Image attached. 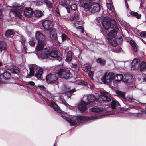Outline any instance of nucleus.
<instances>
[{
  "instance_id": "obj_1",
  "label": "nucleus",
  "mask_w": 146,
  "mask_h": 146,
  "mask_svg": "<svg viewBox=\"0 0 146 146\" xmlns=\"http://www.w3.org/2000/svg\"><path fill=\"white\" fill-rule=\"evenodd\" d=\"M102 25L105 29L108 30L111 28L114 29L110 31L108 34L107 41L110 42V40L113 39L115 36L119 29L117 26L115 21L114 19L110 20L109 17H105L102 22Z\"/></svg>"
},
{
  "instance_id": "obj_2",
  "label": "nucleus",
  "mask_w": 146,
  "mask_h": 146,
  "mask_svg": "<svg viewBox=\"0 0 146 146\" xmlns=\"http://www.w3.org/2000/svg\"><path fill=\"white\" fill-rule=\"evenodd\" d=\"M91 0H79V4L80 6L85 9V11H89L92 13L98 12L100 9L99 4L96 3L91 4Z\"/></svg>"
},
{
  "instance_id": "obj_3",
  "label": "nucleus",
  "mask_w": 146,
  "mask_h": 146,
  "mask_svg": "<svg viewBox=\"0 0 146 146\" xmlns=\"http://www.w3.org/2000/svg\"><path fill=\"white\" fill-rule=\"evenodd\" d=\"M66 118V120L71 125L76 126L78 125L77 123H79L85 120H96L99 119V117L96 115L90 117L81 116H78L76 118V122H74L69 118Z\"/></svg>"
},
{
  "instance_id": "obj_4",
  "label": "nucleus",
  "mask_w": 146,
  "mask_h": 146,
  "mask_svg": "<svg viewBox=\"0 0 146 146\" xmlns=\"http://www.w3.org/2000/svg\"><path fill=\"white\" fill-rule=\"evenodd\" d=\"M36 39L38 40V44L36 50L38 51L41 50L45 45L44 41L45 38L44 35L39 31H37L35 34Z\"/></svg>"
},
{
  "instance_id": "obj_5",
  "label": "nucleus",
  "mask_w": 146,
  "mask_h": 146,
  "mask_svg": "<svg viewBox=\"0 0 146 146\" xmlns=\"http://www.w3.org/2000/svg\"><path fill=\"white\" fill-rule=\"evenodd\" d=\"M114 73L113 72H106L104 75L101 78V80L106 84H110L113 80L114 79Z\"/></svg>"
},
{
  "instance_id": "obj_6",
  "label": "nucleus",
  "mask_w": 146,
  "mask_h": 146,
  "mask_svg": "<svg viewBox=\"0 0 146 146\" xmlns=\"http://www.w3.org/2000/svg\"><path fill=\"white\" fill-rule=\"evenodd\" d=\"M10 12V14H13L15 16L21 18V12L23 10L21 6H14L11 7Z\"/></svg>"
},
{
  "instance_id": "obj_7",
  "label": "nucleus",
  "mask_w": 146,
  "mask_h": 146,
  "mask_svg": "<svg viewBox=\"0 0 146 146\" xmlns=\"http://www.w3.org/2000/svg\"><path fill=\"white\" fill-rule=\"evenodd\" d=\"M58 73L57 74H50L46 77V80L48 83L52 84L55 83L58 79Z\"/></svg>"
},
{
  "instance_id": "obj_8",
  "label": "nucleus",
  "mask_w": 146,
  "mask_h": 146,
  "mask_svg": "<svg viewBox=\"0 0 146 146\" xmlns=\"http://www.w3.org/2000/svg\"><path fill=\"white\" fill-rule=\"evenodd\" d=\"M59 76L64 78L67 79L71 77L72 75L68 70L60 69L58 72Z\"/></svg>"
},
{
  "instance_id": "obj_9",
  "label": "nucleus",
  "mask_w": 146,
  "mask_h": 146,
  "mask_svg": "<svg viewBox=\"0 0 146 146\" xmlns=\"http://www.w3.org/2000/svg\"><path fill=\"white\" fill-rule=\"evenodd\" d=\"M53 24L52 21L51 20H45L42 23V25L46 30H48L52 28Z\"/></svg>"
},
{
  "instance_id": "obj_10",
  "label": "nucleus",
  "mask_w": 146,
  "mask_h": 146,
  "mask_svg": "<svg viewBox=\"0 0 146 146\" xmlns=\"http://www.w3.org/2000/svg\"><path fill=\"white\" fill-rule=\"evenodd\" d=\"M140 60L139 59L136 58L134 59L132 61L131 65V69H137L139 68Z\"/></svg>"
},
{
  "instance_id": "obj_11",
  "label": "nucleus",
  "mask_w": 146,
  "mask_h": 146,
  "mask_svg": "<svg viewBox=\"0 0 146 146\" xmlns=\"http://www.w3.org/2000/svg\"><path fill=\"white\" fill-rule=\"evenodd\" d=\"M58 52L55 50H52L50 52H49V57H50L55 58L57 60L60 61L62 60V58L60 56H58Z\"/></svg>"
},
{
  "instance_id": "obj_12",
  "label": "nucleus",
  "mask_w": 146,
  "mask_h": 146,
  "mask_svg": "<svg viewBox=\"0 0 146 146\" xmlns=\"http://www.w3.org/2000/svg\"><path fill=\"white\" fill-rule=\"evenodd\" d=\"M106 94L105 93H102L100 98L98 100V101L100 103H102L104 101H110L111 100L110 98L106 96Z\"/></svg>"
},
{
  "instance_id": "obj_13",
  "label": "nucleus",
  "mask_w": 146,
  "mask_h": 146,
  "mask_svg": "<svg viewBox=\"0 0 146 146\" xmlns=\"http://www.w3.org/2000/svg\"><path fill=\"white\" fill-rule=\"evenodd\" d=\"M116 93L117 95L123 98H124L126 101H129V102L133 103V102H134L135 100L132 98H125V94L122 92L120 91H117Z\"/></svg>"
},
{
  "instance_id": "obj_14",
  "label": "nucleus",
  "mask_w": 146,
  "mask_h": 146,
  "mask_svg": "<svg viewBox=\"0 0 146 146\" xmlns=\"http://www.w3.org/2000/svg\"><path fill=\"white\" fill-rule=\"evenodd\" d=\"M10 73L5 72L0 76V83L4 82V81L8 79L10 76Z\"/></svg>"
},
{
  "instance_id": "obj_15",
  "label": "nucleus",
  "mask_w": 146,
  "mask_h": 146,
  "mask_svg": "<svg viewBox=\"0 0 146 146\" xmlns=\"http://www.w3.org/2000/svg\"><path fill=\"white\" fill-rule=\"evenodd\" d=\"M87 105H88V104L86 102L83 101L78 105V108L82 111H85L87 109L86 107Z\"/></svg>"
},
{
  "instance_id": "obj_16",
  "label": "nucleus",
  "mask_w": 146,
  "mask_h": 146,
  "mask_svg": "<svg viewBox=\"0 0 146 146\" xmlns=\"http://www.w3.org/2000/svg\"><path fill=\"white\" fill-rule=\"evenodd\" d=\"M87 99L88 102H86L88 104H89L90 103L94 102L96 100V98L95 96L93 95H90L88 96H85L83 97V100H85Z\"/></svg>"
},
{
  "instance_id": "obj_17",
  "label": "nucleus",
  "mask_w": 146,
  "mask_h": 146,
  "mask_svg": "<svg viewBox=\"0 0 146 146\" xmlns=\"http://www.w3.org/2000/svg\"><path fill=\"white\" fill-rule=\"evenodd\" d=\"M48 54V49H44L42 50L40 56L42 59H46L49 58Z\"/></svg>"
},
{
  "instance_id": "obj_18",
  "label": "nucleus",
  "mask_w": 146,
  "mask_h": 146,
  "mask_svg": "<svg viewBox=\"0 0 146 146\" xmlns=\"http://www.w3.org/2000/svg\"><path fill=\"white\" fill-rule=\"evenodd\" d=\"M70 2V0H64L60 3V5L65 7L68 13H70V10L69 8H68V6L69 5Z\"/></svg>"
},
{
  "instance_id": "obj_19",
  "label": "nucleus",
  "mask_w": 146,
  "mask_h": 146,
  "mask_svg": "<svg viewBox=\"0 0 146 146\" xmlns=\"http://www.w3.org/2000/svg\"><path fill=\"white\" fill-rule=\"evenodd\" d=\"M50 36L52 41L55 40L56 37V29H52L50 33Z\"/></svg>"
},
{
  "instance_id": "obj_20",
  "label": "nucleus",
  "mask_w": 146,
  "mask_h": 146,
  "mask_svg": "<svg viewBox=\"0 0 146 146\" xmlns=\"http://www.w3.org/2000/svg\"><path fill=\"white\" fill-rule=\"evenodd\" d=\"M51 104L52 106L54 109V110L59 113H62V111L60 110L59 107L53 101H51Z\"/></svg>"
},
{
  "instance_id": "obj_21",
  "label": "nucleus",
  "mask_w": 146,
  "mask_h": 146,
  "mask_svg": "<svg viewBox=\"0 0 146 146\" xmlns=\"http://www.w3.org/2000/svg\"><path fill=\"white\" fill-rule=\"evenodd\" d=\"M124 82L129 83H130L133 81L132 76L130 74H126L125 75L124 78Z\"/></svg>"
},
{
  "instance_id": "obj_22",
  "label": "nucleus",
  "mask_w": 146,
  "mask_h": 146,
  "mask_svg": "<svg viewBox=\"0 0 146 146\" xmlns=\"http://www.w3.org/2000/svg\"><path fill=\"white\" fill-rule=\"evenodd\" d=\"M37 67L36 66H32L30 68L29 74L27 76V78H30V76H33L34 75V73L37 70Z\"/></svg>"
},
{
  "instance_id": "obj_23",
  "label": "nucleus",
  "mask_w": 146,
  "mask_h": 146,
  "mask_svg": "<svg viewBox=\"0 0 146 146\" xmlns=\"http://www.w3.org/2000/svg\"><path fill=\"white\" fill-rule=\"evenodd\" d=\"M24 13L26 16L29 17L32 14V10L30 8H26L24 11Z\"/></svg>"
},
{
  "instance_id": "obj_24",
  "label": "nucleus",
  "mask_w": 146,
  "mask_h": 146,
  "mask_svg": "<svg viewBox=\"0 0 146 146\" xmlns=\"http://www.w3.org/2000/svg\"><path fill=\"white\" fill-rule=\"evenodd\" d=\"M123 75L121 74H119L115 75H114V80L115 81H119L123 79Z\"/></svg>"
},
{
  "instance_id": "obj_25",
  "label": "nucleus",
  "mask_w": 146,
  "mask_h": 146,
  "mask_svg": "<svg viewBox=\"0 0 146 146\" xmlns=\"http://www.w3.org/2000/svg\"><path fill=\"white\" fill-rule=\"evenodd\" d=\"M139 68L141 71L145 70L146 69V62H140Z\"/></svg>"
},
{
  "instance_id": "obj_26",
  "label": "nucleus",
  "mask_w": 146,
  "mask_h": 146,
  "mask_svg": "<svg viewBox=\"0 0 146 146\" xmlns=\"http://www.w3.org/2000/svg\"><path fill=\"white\" fill-rule=\"evenodd\" d=\"M91 110L93 112H102L103 111L104 109L103 108L100 107L93 108L91 109Z\"/></svg>"
},
{
  "instance_id": "obj_27",
  "label": "nucleus",
  "mask_w": 146,
  "mask_h": 146,
  "mask_svg": "<svg viewBox=\"0 0 146 146\" xmlns=\"http://www.w3.org/2000/svg\"><path fill=\"white\" fill-rule=\"evenodd\" d=\"M119 106V104L118 102H117L115 100H113L111 102V107L112 109H117V106Z\"/></svg>"
},
{
  "instance_id": "obj_28",
  "label": "nucleus",
  "mask_w": 146,
  "mask_h": 146,
  "mask_svg": "<svg viewBox=\"0 0 146 146\" xmlns=\"http://www.w3.org/2000/svg\"><path fill=\"white\" fill-rule=\"evenodd\" d=\"M43 73V70L42 69H40L35 74V77L38 78L40 79L41 78V76Z\"/></svg>"
},
{
  "instance_id": "obj_29",
  "label": "nucleus",
  "mask_w": 146,
  "mask_h": 146,
  "mask_svg": "<svg viewBox=\"0 0 146 146\" xmlns=\"http://www.w3.org/2000/svg\"><path fill=\"white\" fill-rule=\"evenodd\" d=\"M81 68L82 70L85 72L88 71L90 69V66L88 65L87 64L82 65L81 66Z\"/></svg>"
},
{
  "instance_id": "obj_30",
  "label": "nucleus",
  "mask_w": 146,
  "mask_h": 146,
  "mask_svg": "<svg viewBox=\"0 0 146 146\" xmlns=\"http://www.w3.org/2000/svg\"><path fill=\"white\" fill-rule=\"evenodd\" d=\"M6 46V44L5 42H0V52H1L2 50L5 49Z\"/></svg>"
},
{
  "instance_id": "obj_31",
  "label": "nucleus",
  "mask_w": 146,
  "mask_h": 146,
  "mask_svg": "<svg viewBox=\"0 0 146 146\" xmlns=\"http://www.w3.org/2000/svg\"><path fill=\"white\" fill-rule=\"evenodd\" d=\"M42 12L40 11H36L34 12V14L35 16L38 17H41L42 15Z\"/></svg>"
},
{
  "instance_id": "obj_32",
  "label": "nucleus",
  "mask_w": 146,
  "mask_h": 146,
  "mask_svg": "<svg viewBox=\"0 0 146 146\" xmlns=\"http://www.w3.org/2000/svg\"><path fill=\"white\" fill-rule=\"evenodd\" d=\"M121 47L119 45L116 46V47H114L112 48V50L114 52H118L121 50Z\"/></svg>"
},
{
  "instance_id": "obj_33",
  "label": "nucleus",
  "mask_w": 146,
  "mask_h": 146,
  "mask_svg": "<svg viewBox=\"0 0 146 146\" xmlns=\"http://www.w3.org/2000/svg\"><path fill=\"white\" fill-rule=\"evenodd\" d=\"M72 54L71 51H69L67 53L66 60L68 61H70L72 59Z\"/></svg>"
},
{
  "instance_id": "obj_34",
  "label": "nucleus",
  "mask_w": 146,
  "mask_h": 146,
  "mask_svg": "<svg viewBox=\"0 0 146 146\" xmlns=\"http://www.w3.org/2000/svg\"><path fill=\"white\" fill-rule=\"evenodd\" d=\"M130 43L134 49V51H137V49L135 42L133 40H131L130 41Z\"/></svg>"
},
{
  "instance_id": "obj_35",
  "label": "nucleus",
  "mask_w": 146,
  "mask_h": 146,
  "mask_svg": "<svg viewBox=\"0 0 146 146\" xmlns=\"http://www.w3.org/2000/svg\"><path fill=\"white\" fill-rule=\"evenodd\" d=\"M97 63H99L101 65H104L106 63V61L104 60L101 58H99L96 60Z\"/></svg>"
},
{
  "instance_id": "obj_36",
  "label": "nucleus",
  "mask_w": 146,
  "mask_h": 146,
  "mask_svg": "<svg viewBox=\"0 0 146 146\" xmlns=\"http://www.w3.org/2000/svg\"><path fill=\"white\" fill-rule=\"evenodd\" d=\"M130 14L131 15L136 17L137 19L141 17V15L138 14L137 12L132 11L131 12Z\"/></svg>"
},
{
  "instance_id": "obj_37",
  "label": "nucleus",
  "mask_w": 146,
  "mask_h": 146,
  "mask_svg": "<svg viewBox=\"0 0 146 146\" xmlns=\"http://www.w3.org/2000/svg\"><path fill=\"white\" fill-rule=\"evenodd\" d=\"M110 42L111 45L114 47H116V46L118 45L115 39L110 40V42Z\"/></svg>"
},
{
  "instance_id": "obj_38",
  "label": "nucleus",
  "mask_w": 146,
  "mask_h": 146,
  "mask_svg": "<svg viewBox=\"0 0 146 146\" xmlns=\"http://www.w3.org/2000/svg\"><path fill=\"white\" fill-rule=\"evenodd\" d=\"M14 33V32L12 30H9L6 31L5 35L6 36H9L10 35L13 34Z\"/></svg>"
},
{
  "instance_id": "obj_39",
  "label": "nucleus",
  "mask_w": 146,
  "mask_h": 146,
  "mask_svg": "<svg viewBox=\"0 0 146 146\" xmlns=\"http://www.w3.org/2000/svg\"><path fill=\"white\" fill-rule=\"evenodd\" d=\"M107 6L108 9L113 13H114V9L113 8L111 7V5L110 3H107Z\"/></svg>"
},
{
  "instance_id": "obj_40",
  "label": "nucleus",
  "mask_w": 146,
  "mask_h": 146,
  "mask_svg": "<svg viewBox=\"0 0 146 146\" xmlns=\"http://www.w3.org/2000/svg\"><path fill=\"white\" fill-rule=\"evenodd\" d=\"M9 70L11 72L13 73L14 74H18L19 73V71L16 69H15L13 68H9Z\"/></svg>"
},
{
  "instance_id": "obj_41",
  "label": "nucleus",
  "mask_w": 146,
  "mask_h": 146,
  "mask_svg": "<svg viewBox=\"0 0 146 146\" xmlns=\"http://www.w3.org/2000/svg\"><path fill=\"white\" fill-rule=\"evenodd\" d=\"M78 17V15L77 13H75L73 15L70 19L71 20H74L77 19Z\"/></svg>"
},
{
  "instance_id": "obj_42",
  "label": "nucleus",
  "mask_w": 146,
  "mask_h": 146,
  "mask_svg": "<svg viewBox=\"0 0 146 146\" xmlns=\"http://www.w3.org/2000/svg\"><path fill=\"white\" fill-rule=\"evenodd\" d=\"M45 2L47 5V7L48 8H51L52 6V3L48 0H45Z\"/></svg>"
},
{
  "instance_id": "obj_43",
  "label": "nucleus",
  "mask_w": 146,
  "mask_h": 146,
  "mask_svg": "<svg viewBox=\"0 0 146 146\" xmlns=\"http://www.w3.org/2000/svg\"><path fill=\"white\" fill-rule=\"evenodd\" d=\"M62 40L63 41H64L67 40H69L68 38L67 37L66 35L64 34H63L62 36Z\"/></svg>"
},
{
  "instance_id": "obj_44",
  "label": "nucleus",
  "mask_w": 146,
  "mask_h": 146,
  "mask_svg": "<svg viewBox=\"0 0 146 146\" xmlns=\"http://www.w3.org/2000/svg\"><path fill=\"white\" fill-rule=\"evenodd\" d=\"M70 8L72 10L75 11L77 9L76 5V4H73L71 5Z\"/></svg>"
},
{
  "instance_id": "obj_45",
  "label": "nucleus",
  "mask_w": 146,
  "mask_h": 146,
  "mask_svg": "<svg viewBox=\"0 0 146 146\" xmlns=\"http://www.w3.org/2000/svg\"><path fill=\"white\" fill-rule=\"evenodd\" d=\"M56 13L57 15L58 16H60V13L59 12V10L58 8H57L56 9Z\"/></svg>"
},
{
  "instance_id": "obj_46",
  "label": "nucleus",
  "mask_w": 146,
  "mask_h": 146,
  "mask_svg": "<svg viewBox=\"0 0 146 146\" xmlns=\"http://www.w3.org/2000/svg\"><path fill=\"white\" fill-rule=\"evenodd\" d=\"M141 36L142 37H146V32H143L141 33Z\"/></svg>"
},
{
  "instance_id": "obj_47",
  "label": "nucleus",
  "mask_w": 146,
  "mask_h": 146,
  "mask_svg": "<svg viewBox=\"0 0 146 146\" xmlns=\"http://www.w3.org/2000/svg\"><path fill=\"white\" fill-rule=\"evenodd\" d=\"M35 44V42L33 41H30L29 42V44L31 46H34Z\"/></svg>"
},
{
  "instance_id": "obj_48",
  "label": "nucleus",
  "mask_w": 146,
  "mask_h": 146,
  "mask_svg": "<svg viewBox=\"0 0 146 146\" xmlns=\"http://www.w3.org/2000/svg\"><path fill=\"white\" fill-rule=\"evenodd\" d=\"M93 74V72L92 71H90L88 75L90 77H92Z\"/></svg>"
},
{
  "instance_id": "obj_49",
  "label": "nucleus",
  "mask_w": 146,
  "mask_h": 146,
  "mask_svg": "<svg viewBox=\"0 0 146 146\" xmlns=\"http://www.w3.org/2000/svg\"><path fill=\"white\" fill-rule=\"evenodd\" d=\"M28 83L31 86H34L35 85V83L33 81H29L28 82Z\"/></svg>"
},
{
  "instance_id": "obj_50",
  "label": "nucleus",
  "mask_w": 146,
  "mask_h": 146,
  "mask_svg": "<svg viewBox=\"0 0 146 146\" xmlns=\"http://www.w3.org/2000/svg\"><path fill=\"white\" fill-rule=\"evenodd\" d=\"M72 67L73 68H76L77 67V64L75 63H72Z\"/></svg>"
},
{
  "instance_id": "obj_51",
  "label": "nucleus",
  "mask_w": 146,
  "mask_h": 146,
  "mask_svg": "<svg viewBox=\"0 0 146 146\" xmlns=\"http://www.w3.org/2000/svg\"><path fill=\"white\" fill-rule=\"evenodd\" d=\"M76 91V90L74 89H73L70 90L69 91V92L71 94L73 92H74Z\"/></svg>"
},
{
  "instance_id": "obj_52",
  "label": "nucleus",
  "mask_w": 146,
  "mask_h": 146,
  "mask_svg": "<svg viewBox=\"0 0 146 146\" xmlns=\"http://www.w3.org/2000/svg\"><path fill=\"white\" fill-rule=\"evenodd\" d=\"M38 86L40 87V88L43 89H45V88L44 87V86H43L42 85H39Z\"/></svg>"
},
{
  "instance_id": "obj_53",
  "label": "nucleus",
  "mask_w": 146,
  "mask_h": 146,
  "mask_svg": "<svg viewBox=\"0 0 146 146\" xmlns=\"http://www.w3.org/2000/svg\"><path fill=\"white\" fill-rule=\"evenodd\" d=\"M79 28L81 29V32H82V33H83L84 32V31L82 27L81 26H80L79 27Z\"/></svg>"
},
{
  "instance_id": "obj_54",
  "label": "nucleus",
  "mask_w": 146,
  "mask_h": 146,
  "mask_svg": "<svg viewBox=\"0 0 146 146\" xmlns=\"http://www.w3.org/2000/svg\"><path fill=\"white\" fill-rule=\"evenodd\" d=\"M125 5L126 6V7H127V8H128V5H127V0H125Z\"/></svg>"
},
{
  "instance_id": "obj_55",
  "label": "nucleus",
  "mask_w": 146,
  "mask_h": 146,
  "mask_svg": "<svg viewBox=\"0 0 146 146\" xmlns=\"http://www.w3.org/2000/svg\"><path fill=\"white\" fill-rule=\"evenodd\" d=\"M145 75V77L143 78V80L145 81H146V75Z\"/></svg>"
},
{
  "instance_id": "obj_56",
  "label": "nucleus",
  "mask_w": 146,
  "mask_h": 146,
  "mask_svg": "<svg viewBox=\"0 0 146 146\" xmlns=\"http://www.w3.org/2000/svg\"><path fill=\"white\" fill-rule=\"evenodd\" d=\"M82 85H87V83L86 82H82V83L81 84Z\"/></svg>"
},
{
  "instance_id": "obj_57",
  "label": "nucleus",
  "mask_w": 146,
  "mask_h": 146,
  "mask_svg": "<svg viewBox=\"0 0 146 146\" xmlns=\"http://www.w3.org/2000/svg\"><path fill=\"white\" fill-rule=\"evenodd\" d=\"M141 105L146 106V103H141Z\"/></svg>"
},
{
  "instance_id": "obj_58",
  "label": "nucleus",
  "mask_w": 146,
  "mask_h": 146,
  "mask_svg": "<svg viewBox=\"0 0 146 146\" xmlns=\"http://www.w3.org/2000/svg\"><path fill=\"white\" fill-rule=\"evenodd\" d=\"M1 17V11H0V18Z\"/></svg>"
},
{
  "instance_id": "obj_59",
  "label": "nucleus",
  "mask_w": 146,
  "mask_h": 146,
  "mask_svg": "<svg viewBox=\"0 0 146 146\" xmlns=\"http://www.w3.org/2000/svg\"><path fill=\"white\" fill-rule=\"evenodd\" d=\"M68 106H69V105L68 104H66V107L67 108V109H68L69 108L68 107Z\"/></svg>"
},
{
  "instance_id": "obj_60",
  "label": "nucleus",
  "mask_w": 146,
  "mask_h": 146,
  "mask_svg": "<svg viewBox=\"0 0 146 146\" xmlns=\"http://www.w3.org/2000/svg\"><path fill=\"white\" fill-rule=\"evenodd\" d=\"M2 63L0 62V66H1L2 65Z\"/></svg>"
},
{
  "instance_id": "obj_61",
  "label": "nucleus",
  "mask_w": 146,
  "mask_h": 146,
  "mask_svg": "<svg viewBox=\"0 0 146 146\" xmlns=\"http://www.w3.org/2000/svg\"><path fill=\"white\" fill-rule=\"evenodd\" d=\"M62 102H63V103H64V101H65V100H62Z\"/></svg>"
},
{
  "instance_id": "obj_62",
  "label": "nucleus",
  "mask_w": 146,
  "mask_h": 146,
  "mask_svg": "<svg viewBox=\"0 0 146 146\" xmlns=\"http://www.w3.org/2000/svg\"><path fill=\"white\" fill-rule=\"evenodd\" d=\"M64 104H66L64 103Z\"/></svg>"
},
{
  "instance_id": "obj_63",
  "label": "nucleus",
  "mask_w": 146,
  "mask_h": 146,
  "mask_svg": "<svg viewBox=\"0 0 146 146\" xmlns=\"http://www.w3.org/2000/svg\"><path fill=\"white\" fill-rule=\"evenodd\" d=\"M54 146H56V145H54Z\"/></svg>"
}]
</instances>
